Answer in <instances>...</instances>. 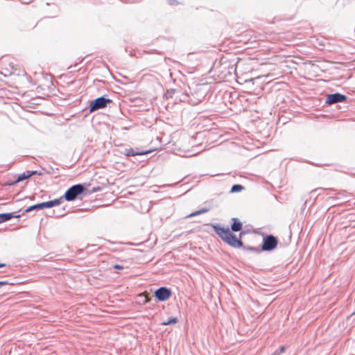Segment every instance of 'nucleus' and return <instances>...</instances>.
<instances>
[{
  "mask_svg": "<svg viewBox=\"0 0 355 355\" xmlns=\"http://www.w3.org/2000/svg\"><path fill=\"white\" fill-rule=\"evenodd\" d=\"M209 209H207V208H202L198 211H196L190 214H189L187 217V218H191V217H193V216H198V215H200V214H205V213H207V211H209Z\"/></svg>",
  "mask_w": 355,
  "mask_h": 355,
  "instance_id": "12",
  "label": "nucleus"
},
{
  "mask_svg": "<svg viewBox=\"0 0 355 355\" xmlns=\"http://www.w3.org/2000/svg\"><path fill=\"white\" fill-rule=\"evenodd\" d=\"M84 191V187L81 184H76L70 187L64 193V198L67 201H71L82 193Z\"/></svg>",
  "mask_w": 355,
  "mask_h": 355,
  "instance_id": "2",
  "label": "nucleus"
},
{
  "mask_svg": "<svg viewBox=\"0 0 355 355\" xmlns=\"http://www.w3.org/2000/svg\"><path fill=\"white\" fill-rule=\"evenodd\" d=\"M155 296L159 301H166L171 296V291L166 287H161L155 291Z\"/></svg>",
  "mask_w": 355,
  "mask_h": 355,
  "instance_id": "4",
  "label": "nucleus"
},
{
  "mask_svg": "<svg viewBox=\"0 0 355 355\" xmlns=\"http://www.w3.org/2000/svg\"><path fill=\"white\" fill-rule=\"evenodd\" d=\"M60 204V200H57V199L53 200H50L48 202H42L43 209L53 207L59 205Z\"/></svg>",
  "mask_w": 355,
  "mask_h": 355,
  "instance_id": "10",
  "label": "nucleus"
},
{
  "mask_svg": "<svg viewBox=\"0 0 355 355\" xmlns=\"http://www.w3.org/2000/svg\"><path fill=\"white\" fill-rule=\"evenodd\" d=\"M211 226L218 236L229 245L236 248L243 246L241 240L233 235L229 228L220 227L216 225Z\"/></svg>",
  "mask_w": 355,
  "mask_h": 355,
  "instance_id": "1",
  "label": "nucleus"
},
{
  "mask_svg": "<svg viewBox=\"0 0 355 355\" xmlns=\"http://www.w3.org/2000/svg\"><path fill=\"white\" fill-rule=\"evenodd\" d=\"M284 350H285V347L284 346L281 347V348H280L281 352H284Z\"/></svg>",
  "mask_w": 355,
  "mask_h": 355,
  "instance_id": "20",
  "label": "nucleus"
},
{
  "mask_svg": "<svg viewBox=\"0 0 355 355\" xmlns=\"http://www.w3.org/2000/svg\"><path fill=\"white\" fill-rule=\"evenodd\" d=\"M154 150H144V151H135L132 148L126 149L125 151V155L128 157L130 156H135V155H147L148 153H150Z\"/></svg>",
  "mask_w": 355,
  "mask_h": 355,
  "instance_id": "7",
  "label": "nucleus"
},
{
  "mask_svg": "<svg viewBox=\"0 0 355 355\" xmlns=\"http://www.w3.org/2000/svg\"><path fill=\"white\" fill-rule=\"evenodd\" d=\"M43 209L42 202L28 207L25 211H26V212H29L31 211H33L34 209Z\"/></svg>",
  "mask_w": 355,
  "mask_h": 355,
  "instance_id": "13",
  "label": "nucleus"
},
{
  "mask_svg": "<svg viewBox=\"0 0 355 355\" xmlns=\"http://www.w3.org/2000/svg\"><path fill=\"white\" fill-rule=\"evenodd\" d=\"M146 297V300H145V302H148L150 301V299L147 297V295L145 296Z\"/></svg>",
  "mask_w": 355,
  "mask_h": 355,
  "instance_id": "19",
  "label": "nucleus"
},
{
  "mask_svg": "<svg viewBox=\"0 0 355 355\" xmlns=\"http://www.w3.org/2000/svg\"><path fill=\"white\" fill-rule=\"evenodd\" d=\"M5 266L4 263H0V268Z\"/></svg>",
  "mask_w": 355,
  "mask_h": 355,
  "instance_id": "21",
  "label": "nucleus"
},
{
  "mask_svg": "<svg viewBox=\"0 0 355 355\" xmlns=\"http://www.w3.org/2000/svg\"><path fill=\"white\" fill-rule=\"evenodd\" d=\"M108 102H110V100L106 99L103 97H100L95 99L90 104V112H94L98 109L105 107Z\"/></svg>",
  "mask_w": 355,
  "mask_h": 355,
  "instance_id": "5",
  "label": "nucleus"
},
{
  "mask_svg": "<svg viewBox=\"0 0 355 355\" xmlns=\"http://www.w3.org/2000/svg\"><path fill=\"white\" fill-rule=\"evenodd\" d=\"M277 244V238L272 235H269L264 238L261 249L264 251H270L276 248Z\"/></svg>",
  "mask_w": 355,
  "mask_h": 355,
  "instance_id": "3",
  "label": "nucleus"
},
{
  "mask_svg": "<svg viewBox=\"0 0 355 355\" xmlns=\"http://www.w3.org/2000/svg\"><path fill=\"white\" fill-rule=\"evenodd\" d=\"M346 96L339 93H335L327 95L326 103L329 105H331L339 102H345L346 101Z\"/></svg>",
  "mask_w": 355,
  "mask_h": 355,
  "instance_id": "6",
  "label": "nucleus"
},
{
  "mask_svg": "<svg viewBox=\"0 0 355 355\" xmlns=\"http://www.w3.org/2000/svg\"><path fill=\"white\" fill-rule=\"evenodd\" d=\"M231 229L234 232H239L242 230L243 224L237 218H232Z\"/></svg>",
  "mask_w": 355,
  "mask_h": 355,
  "instance_id": "8",
  "label": "nucleus"
},
{
  "mask_svg": "<svg viewBox=\"0 0 355 355\" xmlns=\"http://www.w3.org/2000/svg\"><path fill=\"white\" fill-rule=\"evenodd\" d=\"M12 217H14V216L11 213L0 214V223L6 222Z\"/></svg>",
  "mask_w": 355,
  "mask_h": 355,
  "instance_id": "11",
  "label": "nucleus"
},
{
  "mask_svg": "<svg viewBox=\"0 0 355 355\" xmlns=\"http://www.w3.org/2000/svg\"><path fill=\"white\" fill-rule=\"evenodd\" d=\"M100 191V188L99 187H98V188H93L92 189V191L95 192V191Z\"/></svg>",
  "mask_w": 355,
  "mask_h": 355,
  "instance_id": "18",
  "label": "nucleus"
},
{
  "mask_svg": "<svg viewBox=\"0 0 355 355\" xmlns=\"http://www.w3.org/2000/svg\"><path fill=\"white\" fill-rule=\"evenodd\" d=\"M114 268L115 269H119V270H121V269H123V267L122 266H121V265H118V264L114 265Z\"/></svg>",
  "mask_w": 355,
  "mask_h": 355,
  "instance_id": "16",
  "label": "nucleus"
},
{
  "mask_svg": "<svg viewBox=\"0 0 355 355\" xmlns=\"http://www.w3.org/2000/svg\"><path fill=\"white\" fill-rule=\"evenodd\" d=\"M35 172H30V171H27L26 173H24L18 175L17 180L13 183H12V184H16V183L19 182L21 181H23L24 180H26L28 178H30L31 175L35 174Z\"/></svg>",
  "mask_w": 355,
  "mask_h": 355,
  "instance_id": "9",
  "label": "nucleus"
},
{
  "mask_svg": "<svg viewBox=\"0 0 355 355\" xmlns=\"http://www.w3.org/2000/svg\"><path fill=\"white\" fill-rule=\"evenodd\" d=\"M178 320L176 318H172L168 320L167 321L163 322L162 323V325H168L171 324H175L177 322Z\"/></svg>",
  "mask_w": 355,
  "mask_h": 355,
  "instance_id": "15",
  "label": "nucleus"
},
{
  "mask_svg": "<svg viewBox=\"0 0 355 355\" xmlns=\"http://www.w3.org/2000/svg\"><path fill=\"white\" fill-rule=\"evenodd\" d=\"M6 284H8V282H6V281L0 282V286H4V285H6Z\"/></svg>",
  "mask_w": 355,
  "mask_h": 355,
  "instance_id": "17",
  "label": "nucleus"
},
{
  "mask_svg": "<svg viewBox=\"0 0 355 355\" xmlns=\"http://www.w3.org/2000/svg\"><path fill=\"white\" fill-rule=\"evenodd\" d=\"M243 187L240 185V184H235V185H233L232 189H231V192L232 193H235V192H239V191H241L243 189Z\"/></svg>",
  "mask_w": 355,
  "mask_h": 355,
  "instance_id": "14",
  "label": "nucleus"
}]
</instances>
